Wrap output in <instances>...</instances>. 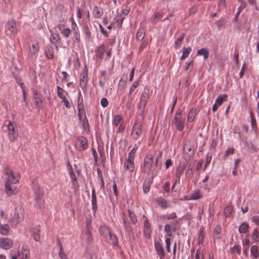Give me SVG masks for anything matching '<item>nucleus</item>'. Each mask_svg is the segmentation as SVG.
Segmentation results:
<instances>
[{"label":"nucleus","mask_w":259,"mask_h":259,"mask_svg":"<svg viewBox=\"0 0 259 259\" xmlns=\"http://www.w3.org/2000/svg\"><path fill=\"white\" fill-rule=\"evenodd\" d=\"M105 52V47L104 44L99 46L95 50V55L96 57L101 60L103 59Z\"/></svg>","instance_id":"19"},{"label":"nucleus","mask_w":259,"mask_h":259,"mask_svg":"<svg viewBox=\"0 0 259 259\" xmlns=\"http://www.w3.org/2000/svg\"><path fill=\"white\" fill-rule=\"evenodd\" d=\"M251 257L252 259H257L259 257L258 247L256 245H253L251 247Z\"/></svg>","instance_id":"21"},{"label":"nucleus","mask_w":259,"mask_h":259,"mask_svg":"<svg viewBox=\"0 0 259 259\" xmlns=\"http://www.w3.org/2000/svg\"><path fill=\"white\" fill-rule=\"evenodd\" d=\"M10 228L8 225L0 224V234L7 235L9 234Z\"/></svg>","instance_id":"27"},{"label":"nucleus","mask_w":259,"mask_h":259,"mask_svg":"<svg viewBox=\"0 0 259 259\" xmlns=\"http://www.w3.org/2000/svg\"><path fill=\"white\" fill-rule=\"evenodd\" d=\"M246 65L245 63H244L242 65L241 70L239 73V76H240V78H242V77L244 75V73L245 70L246 69Z\"/></svg>","instance_id":"63"},{"label":"nucleus","mask_w":259,"mask_h":259,"mask_svg":"<svg viewBox=\"0 0 259 259\" xmlns=\"http://www.w3.org/2000/svg\"><path fill=\"white\" fill-rule=\"evenodd\" d=\"M186 168V165L184 164H182L180 163L176 167L175 176L176 178V180L175 181V184L173 185L172 187V189H173L175 187V185L178 183H180V178L181 176L184 172V170Z\"/></svg>","instance_id":"10"},{"label":"nucleus","mask_w":259,"mask_h":259,"mask_svg":"<svg viewBox=\"0 0 259 259\" xmlns=\"http://www.w3.org/2000/svg\"><path fill=\"white\" fill-rule=\"evenodd\" d=\"M170 187V183L169 182H167L165 183L163 187V189L164 191L168 192L169 190Z\"/></svg>","instance_id":"64"},{"label":"nucleus","mask_w":259,"mask_h":259,"mask_svg":"<svg viewBox=\"0 0 259 259\" xmlns=\"http://www.w3.org/2000/svg\"><path fill=\"white\" fill-rule=\"evenodd\" d=\"M39 51V44L33 42L29 47V53L31 57L35 56Z\"/></svg>","instance_id":"18"},{"label":"nucleus","mask_w":259,"mask_h":259,"mask_svg":"<svg viewBox=\"0 0 259 259\" xmlns=\"http://www.w3.org/2000/svg\"><path fill=\"white\" fill-rule=\"evenodd\" d=\"M165 244H166V249L167 252H169L170 251V237H165Z\"/></svg>","instance_id":"48"},{"label":"nucleus","mask_w":259,"mask_h":259,"mask_svg":"<svg viewBox=\"0 0 259 259\" xmlns=\"http://www.w3.org/2000/svg\"><path fill=\"white\" fill-rule=\"evenodd\" d=\"M197 55L203 56L204 60H206L209 56V51L206 48H202L199 50L197 52Z\"/></svg>","instance_id":"25"},{"label":"nucleus","mask_w":259,"mask_h":259,"mask_svg":"<svg viewBox=\"0 0 259 259\" xmlns=\"http://www.w3.org/2000/svg\"><path fill=\"white\" fill-rule=\"evenodd\" d=\"M107 239L112 241V243L113 245L116 244L117 243V239L116 236L115 235H112L111 233H110V234H109L108 238Z\"/></svg>","instance_id":"51"},{"label":"nucleus","mask_w":259,"mask_h":259,"mask_svg":"<svg viewBox=\"0 0 259 259\" xmlns=\"http://www.w3.org/2000/svg\"><path fill=\"white\" fill-rule=\"evenodd\" d=\"M69 176L71 181L77 180L75 174L73 171L72 169L69 170Z\"/></svg>","instance_id":"59"},{"label":"nucleus","mask_w":259,"mask_h":259,"mask_svg":"<svg viewBox=\"0 0 259 259\" xmlns=\"http://www.w3.org/2000/svg\"><path fill=\"white\" fill-rule=\"evenodd\" d=\"M134 158L133 152L128 154V157L124 163V168L130 172H132L135 169Z\"/></svg>","instance_id":"7"},{"label":"nucleus","mask_w":259,"mask_h":259,"mask_svg":"<svg viewBox=\"0 0 259 259\" xmlns=\"http://www.w3.org/2000/svg\"><path fill=\"white\" fill-rule=\"evenodd\" d=\"M13 244V240L8 238H0V247L4 249H9Z\"/></svg>","instance_id":"14"},{"label":"nucleus","mask_w":259,"mask_h":259,"mask_svg":"<svg viewBox=\"0 0 259 259\" xmlns=\"http://www.w3.org/2000/svg\"><path fill=\"white\" fill-rule=\"evenodd\" d=\"M250 119H251L252 128L255 132H256V120L254 117L253 114H250Z\"/></svg>","instance_id":"47"},{"label":"nucleus","mask_w":259,"mask_h":259,"mask_svg":"<svg viewBox=\"0 0 259 259\" xmlns=\"http://www.w3.org/2000/svg\"><path fill=\"white\" fill-rule=\"evenodd\" d=\"M72 39L74 42H78L80 41V33L78 29L73 30Z\"/></svg>","instance_id":"38"},{"label":"nucleus","mask_w":259,"mask_h":259,"mask_svg":"<svg viewBox=\"0 0 259 259\" xmlns=\"http://www.w3.org/2000/svg\"><path fill=\"white\" fill-rule=\"evenodd\" d=\"M101 104L103 107H106L108 105V101L106 98H103L101 100Z\"/></svg>","instance_id":"61"},{"label":"nucleus","mask_w":259,"mask_h":259,"mask_svg":"<svg viewBox=\"0 0 259 259\" xmlns=\"http://www.w3.org/2000/svg\"><path fill=\"white\" fill-rule=\"evenodd\" d=\"M232 207L231 206H227L224 209V212L226 216L229 215L232 211Z\"/></svg>","instance_id":"52"},{"label":"nucleus","mask_w":259,"mask_h":259,"mask_svg":"<svg viewBox=\"0 0 259 259\" xmlns=\"http://www.w3.org/2000/svg\"><path fill=\"white\" fill-rule=\"evenodd\" d=\"M33 94L36 105L37 106H40L42 103V99L40 95L36 90L33 91Z\"/></svg>","instance_id":"22"},{"label":"nucleus","mask_w":259,"mask_h":259,"mask_svg":"<svg viewBox=\"0 0 259 259\" xmlns=\"http://www.w3.org/2000/svg\"><path fill=\"white\" fill-rule=\"evenodd\" d=\"M163 16V13L162 12H155L154 13V21H158L159 19L162 18Z\"/></svg>","instance_id":"49"},{"label":"nucleus","mask_w":259,"mask_h":259,"mask_svg":"<svg viewBox=\"0 0 259 259\" xmlns=\"http://www.w3.org/2000/svg\"><path fill=\"white\" fill-rule=\"evenodd\" d=\"M193 176V171H192V168H189L186 174H185V177L188 179H190Z\"/></svg>","instance_id":"55"},{"label":"nucleus","mask_w":259,"mask_h":259,"mask_svg":"<svg viewBox=\"0 0 259 259\" xmlns=\"http://www.w3.org/2000/svg\"><path fill=\"white\" fill-rule=\"evenodd\" d=\"M142 134L141 125L140 123H136L133 127L132 136L135 139L139 138Z\"/></svg>","instance_id":"17"},{"label":"nucleus","mask_w":259,"mask_h":259,"mask_svg":"<svg viewBox=\"0 0 259 259\" xmlns=\"http://www.w3.org/2000/svg\"><path fill=\"white\" fill-rule=\"evenodd\" d=\"M155 247L158 254L162 255V256L164 255L163 249L161 243L159 242L155 243Z\"/></svg>","instance_id":"33"},{"label":"nucleus","mask_w":259,"mask_h":259,"mask_svg":"<svg viewBox=\"0 0 259 259\" xmlns=\"http://www.w3.org/2000/svg\"><path fill=\"white\" fill-rule=\"evenodd\" d=\"M4 174L7 176L5 182L17 183L20 179V176L17 172L13 171L12 170L8 167H6L4 168Z\"/></svg>","instance_id":"2"},{"label":"nucleus","mask_w":259,"mask_h":259,"mask_svg":"<svg viewBox=\"0 0 259 259\" xmlns=\"http://www.w3.org/2000/svg\"><path fill=\"white\" fill-rule=\"evenodd\" d=\"M251 221L255 224L256 226H259V216L254 215L252 217Z\"/></svg>","instance_id":"56"},{"label":"nucleus","mask_w":259,"mask_h":259,"mask_svg":"<svg viewBox=\"0 0 259 259\" xmlns=\"http://www.w3.org/2000/svg\"><path fill=\"white\" fill-rule=\"evenodd\" d=\"M148 98L149 91L144 90L141 94L139 103V108L141 110V111L144 109Z\"/></svg>","instance_id":"12"},{"label":"nucleus","mask_w":259,"mask_h":259,"mask_svg":"<svg viewBox=\"0 0 259 259\" xmlns=\"http://www.w3.org/2000/svg\"><path fill=\"white\" fill-rule=\"evenodd\" d=\"M30 231L33 239L36 241H39L40 232L39 227H36L35 228H31Z\"/></svg>","instance_id":"23"},{"label":"nucleus","mask_w":259,"mask_h":259,"mask_svg":"<svg viewBox=\"0 0 259 259\" xmlns=\"http://www.w3.org/2000/svg\"><path fill=\"white\" fill-rule=\"evenodd\" d=\"M88 83V71L85 66L83 71L81 73L79 85L82 90L85 89Z\"/></svg>","instance_id":"13"},{"label":"nucleus","mask_w":259,"mask_h":259,"mask_svg":"<svg viewBox=\"0 0 259 259\" xmlns=\"http://www.w3.org/2000/svg\"><path fill=\"white\" fill-rule=\"evenodd\" d=\"M24 217V209L21 205H17L12 217V221L16 225L23 221Z\"/></svg>","instance_id":"4"},{"label":"nucleus","mask_w":259,"mask_h":259,"mask_svg":"<svg viewBox=\"0 0 259 259\" xmlns=\"http://www.w3.org/2000/svg\"><path fill=\"white\" fill-rule=\"evenodd\" d=\"M157 202L158 205L163 208H166L170 207V204L168 203L166 200L163 198H159L157 200Z\"/></svg>","instance_id":"24"},{"label":"nucleus","mask_w":259,"mask_h":259,"mask_svg":"<svg viewBox=\"0 0 259 259\" xmlns=\"http://www.w3.org/2000/svg\"><path fill=\"white\" fill-rule=\"evenodd\" d=\"M20 87L22 91L24 101H25L26 99V92L25 91V86L24 85L23 83H21Z\"/></svg>","instance_id":"53"},{"label":"nucleus","mask_w":259,"mask_h":259,"mask_svg":"<svg viewBox=\"0 0 259 259\" xmlns=\"http://www.w3.org/2000/svg\"><path fill=\"white\" fill-rule=\"evenodd\" d=\"M20 256V259H29L30 253L29 248L26 246H23L22 249L21 254L19 253ZM11 259H18L16 255H12Z\"/></svg>","instance_id":"16"},{"label":"nucleus","mask_w":259,"mask_h":259,"mask_svg":"<svg viewBox=\"0 0 259 259\" xmlns=\"http://www.w3.org/2000/svg\"><path fill=\"white\" fill-rule=\"evenodd\" d=\"M103 14L102 9L98 6H95L93 10V15L94 18L98 19L100 18Z\"/></svg>","instance_id":"20"},{"label":"nucleus","mask_w":259,"mask_h":259,"mask_svg":"<svg viewBox=\"0 0 259 259\" xmlns=\"http://www.w3.org/2000/svg\"><path fill=\"white\" fill-rule=\"evenodd\" d=\"M122 121V117L120 114H116L114 116L113 120V124L114 125L117 126L120 124Z\"/></svg>","instance_id":"35"},{"label":"nucleus","mask_w":259,"mask_h":259,"mask_svg":"<svg viewBox=\"0 0 259 259\" xmlns=\"http://www.w3.org/2000/svg\"><path fill=\"white\" fill-rule=\"evenodd\" d=\"M228 96L226 94H222L220 95L216 99L215 103L218 104V105H221L223 104V103L227 100Z\"/></svg>","instance_id":"30"},{"label":"nucleus","mask_w":259,"mask_h":259,"mask_svg":"<svg viewBox=\"0 0 259 259\" xmlns=\"http://www.w3.org/2000/svg\"><path fill=\"white\" fill-rule=\"evenodd\" d=\"M150 184L149 182H144L143 186V191L145 193L149 192L150 190Z\"/></svg>","instance_id":"50"},{"label":"nucleus","mask_w":259,"mask_h":259,"mask_svg":"<svg viewBox=\"0 0 259 259\" xmlns=\"http://www.w3.org/2000/svg\"><path fill=\"white\" fill-rule=\"evenodd\" d=\"M8 136L11 142L14 141L18 137V129L17 124L15 122L9 121L7 125Z\"/></svg>","instance_id":"3"},{"label":"nucleus","mask_w":259,"mask_h":259,"mask_svg":"<svg viewBox=\"0 0 259 259\" xmlns=\"http://www.w3.org/2000/svg\"><path fill=\"white\" fill-rule=\"evenodd\" d=\"M164 231L166 233L165 237H170L171 236L172 232L170 225L166 224L164 226Z\"/></svg>","instance_id":"43"},{"label":"nucleus","mask_w":259,"mask_h":259,"mask_svg":"<svg viewBox=\"0 0 259 259\" xmlns=\"http://www.w3.org/2000/svg\"><path fill=\"white\" fill-rule=\"evenodd\" d=\"M226 5V1L225 0H220L218 3V9L221 10L223 9Z\"/></svg>","instance_id":"54"},{"label":"nucleus","mask_w":259,"mask_h":259,"mask_svg":"<svg viewBox=\"0 0 259 259\" xmlns=\"http://www.w3.org/2000/svg\"><path fill=\"white\" fill-rule=\"evenodd\" d=\"M61 33L64 37L68 38L71 33V30L69 28H64L61 31Z\"/></svg>","instance_id":"45"},{"label":"nucleus","mask_w":259,"mask_h":259,"mask_svg":"<svg viewBox=\"0 0 259 259\" xmlns=\"http://www.w3.org/2000/svg\"><path fill=\"white\" fill-rule=\"evenodd\" d=\"M6 32L9 31L11 34L15 36L18 32V28L17 27V23L14 20H10L8 21L6 26Z\"/></svg>","instance_id":"9"},{"label":"nucleus","mask_w":259,"mask_h":259,"mask_svg":"<svg viewBox=\"0 0 259 259\" xmlns=\"http://www.w3.org/2000/svg\"><path fill=\"white\" fill-rule=\"evenodd\" d=\"M59 256L61 259H67V257L66 254L63 251V248L61 246H60Z\"/></svg>","instance_id":"60"},{"label":"nucleus","mask_w":259,"mask_h":259,"mask_svg":"<svg viewBox=\"0 0 259 259\" xmlns=\"http://www.w3.org/2000/svg\"><path fill=\"white\" fill-rule=\"evenodd\" d=\"M184 37V34H182L178 38H177L176 41H175V47L177 49L180 48L181 47Z\"/></svg>","instance_id":"40"},{"label":"nucleus","mask_w":259,"mask_h":259,"mask_svg":"<svg viewBox=\"0 0 259 259\" xmlns=\"http://www.w3.org/2000/svg\"><path fill=\"white\" fill-rule=\"evenodd\" d=\"M46 55L49 59H53L54 57V53L53 50L51 49H48V51L46 52Z\"/></svg>","instance_id":"57"},{"label":"nucleus","mask_w":259,"mask_h":259,"mask_svg":"<svg viewBox=\"0 0 259 259\" xmlns=\"http://www.w3.org/2000/svg\"><path fill=\"white\" fill-rule=\"evenodd\" d=\"M72 188L75 192L79 189V184L77 180L71 181Z\"/></svg>","instance_id":"46"},{"label":"nucleus","mask_w":259,"mask_h":259,"mask_svg":"<svg viewBox=\"0 0 259 259\" xmlns=\"http://www.w3.org/2000/svg\"><path fill=\"white\" fill-rule=\"evenodd\" d=\"M60 39V36L58 33H53L51 34L50 41L53 44L57 43Z\"/></svg>","instance_id":"34"},{"label":"nucleus","mask_w":259,"mask_h":259,"mask_svg":"<svg viewBox=\"0 0 259 259\" xmlns=\"http://www.w3.org/2000/svg\"><path fill=\"white\" fill-rule=\"evenodd\" d=\"M16 183H10L9 182H5V191L7 194L11 196L15 194L16 188L15 186V184Z\"/></svg>","instance_id":"15"},{"label":"nucleus","mask_w":259,"mask_h":259,"mask_svg":"<svg viewBox=\"0 0 259 259\" xmlns=\"http://www.w3.org/2000/svg\"><path fill=\"white\" fill-rule=\"evenodd\" d=\"M225 24L226 21L224 19H220L215 22V25L219 30L222 28Z\"/></svg>","instance_id":"44"},{"label":"nucleus","mask_w":259,"mask_h":259,"mask_svg":"<svg viewBox=\"0 0 259 259\" xmlns=\"http://www.w3.org/2000/svg\"><path fill=\"white\" fill-rule=\"evenodd\" d=\"M88 147V144L86 138L80 136L76 138L75 148L77 150L82 151L87 149Z\"/></svg>","instance_id":"5"},{"label":"nucleus","mask_w":259,"mask_h":259,"mask_svg":"<svg viewBox=\"0 0 259 259\" xmlns=\"http://www.w3.org/2000/svg\"><path fill=\"white\" fill-rule=\"evenodd\" d=\"M128 212L131 223H132L134 225L137 222V217L136 214L134 213V212H133L132 210L130 209L128 210Z\"/></svg>","instance_id":"36"},{"label":"nucleus","mask_w":259,"mask_h":259,"mask_svg":"<svg viewBox=\"0 0 259 259\" xmlns=\"http://www.w3.org/2000/svg\"><path fill=\"white\" fill-rule=\"evenodd\" d=\"M100 232L101 234L108 239V235L111 233L110 229L105 226H103L100 227Z\"/></svg>","instance_id":"26"},{"label":"nucleus","mask_w":259,"mask_h":259,"mask_svg":"<svg viewBox=\"0 0 259 259\" xmlns=\"http://www.w3.org/2000/svg\"><path fill=\"white\" fill-rule=\"evenodd\" d=\"M192 51V49L190 47L186 48L183 47L182 55L180 57L181 60H184L188 56Z\"/></svg>","instance_id":"29"},{"label":"nucleus","mask_w":259,"mask_h":259,"mask_svg":"<svg viewBox=\"0 0 259 259\" xmlns=\"http://www.w3.org/2000/svg\"><path fill=\"white\" fill-rule=\"evenodd\" d=\"M57 94L59 97L62 100L66 98V96L67 95V92L64 90L60 87H57Z\"/></svg>","instance_id":"31"},{"label":"nucleus","mask_w":259,"mask_h":259,"mask_svg":"<svg viewBox=\"0 0 259 259\" xmlns=\"http://www.w3.org/2000/svg\"><path fill=\"white\" fill-rule=\"evenodd\" d=\"M92 209L94 212H95L98 208L97 203V198L96 196H92Z\"/></svg>","instance_id":"41"},{"label":"nucleus","mask_w":259,"mask_h":259,"mask_svg":"<svg viewBox=\"0 0 259 259\" xmlns=\"http://www.w3.org/2000/svg\"><path fill=\"white\" fill-rule=\"evenodd\" d=\"M248 228V224L245 222H243L239 227V232L240 233H245L247 232Z\"/></svg>","instance_id":"32"},{"label":"nucleus","mask_w":259,"mask_h":259,"mask_svg":"<svg viewBox=\"0 0 259 259\" xmlns=\"http://www.w3.org/2000/svg\"><path fill=\"white\" fill-rule=\"evenodd\" d=\"M202 197L201 192L199 190L196 191L192 193L188 199L189 200H198L201 198Z\"/></svg>","instance_id":"28"},{"label":"nucleus","mask_w":259,"mask_h":259,"mask_svg":"<svg viewBox=\"0 0 259 259\" xmlns=\"http://www.w3.org/2000/svg\"><path fill=\"white\" fill-rule=\"evenodd\" d=\"M139 81L138 80L135 81L133 83L129 90L128 96H131L132 95V93L134 92L135 89L139 86Z\"/></svg>","instance_id":"39"},{"label":"nucleus","mask_w":259,"mask_h":259,"mask_svg":"<svg viewBox=\"0 0 259 259\" xmlns=\"http://www.w3.org/2000/svg\"><path fill=\"white\" fill-rule=\"evenodd\" d=\"M145 36L144 30L143 28H140L138 30L137 35L136 38L138 40H142Z\"/></svg>","instance_id":"37"},{"label":"nucleus","mask_w":259,"mask_h":259,"mask_svg":"<svg viewBox=\"0 0 259 259\" xmlns=\"http://www.w3.org/2000/svg\"><path fill=\"white\" fill-rule=\"evenodd\" d=\"M185 118L182 117V114H176L174 119V123L177 130L182 131L185 125Z\"/></svg>","instance_id":"8"},{"label":"nucleus","mask_w":259,"mask_h":259,"mask_svg":"<svg viewBox=\"0 0 259 259\" xmlns=\"http://www.w3.org/2000/svg\"><path fill=\"white\" fill-rule=\"evenodd\" d=\"M122 222H123L125 229L127 231H128L129 229H130V226L129 225V223L127 221V218H126L124 212L122 213Z\"/></svg>","instance_id":"42"},{"label":"nucleus","mask_w":259,"mask_h":259,"mask_svg":"<svg viewBox=\"0 0 259 259\" xmlns=\"http://www.w3.org/2000/svg\"><path fill=\"white\" fill-rule=\"evenodd\" d=\"M33 189L35 195V206L38 208H41L44 206V204L42 190L37 184L33 185Z\"/></svg>","instance_id":"1"},{"label":"nucleus","mask_w":259,"mask_h":259,"mask_svg":"<svg viewBox=\"0 0 259 259\" xmlns=\"http://www.w3.org/2000/svg\"><path fill=\"white\" fill-rule=\"evenodd\" d=\"M153 156L151 154H148L144 158L143 170L145 173L149 174L153 164Z\"/></svg>","instance_id":"6"},{"label":"nucleus","mask_w":259,"mask_h":259,"mask_svg":"<svg viewBox=\"0 0 259 259\" xmlns=\"http://www.w3.org/2000/svg\"><path fill=\"white\" fill-rule=\"evenodd\" d=\"M252 237L255 240L259 238V232L256 229H254L253 231Z\"/></svg>","instance_id":"58"},{"label":"nucleus","mask_w":259,"mask_h":259,"mask_svg":"<svg viewBox=\"0 0 259 259\" xmlns=\"http://www.w3.org/2000/svg\"><path fill=\"white\" fill-rule=\"evenodd\" d=\"M80 123L83 131L87 134L90 133V127L86 114H78Z\"/></svg>","instance_id":"11"},{"label":"nucleus","mask_w":259,"mask_h":259,"mask_svg":"<svg viewBox=\"0 0 259 259\" xmlns=\"http://www.w3.org/2000/svg\"><path fill=\"white\" fill-rule=\"evenodd\" d=\"M203 240V233L201 230L198 233V242L199 243H201Z\"/></svg>","instance_id":"62"}]
</instances>
